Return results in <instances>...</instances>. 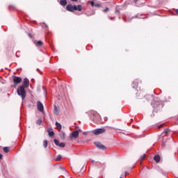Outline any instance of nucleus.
I'll use <instances>...</instances> for the list:
<instances>
[{
	"mask_svg": "<svg viewBox=\"0 0 178 178\" xmlns=\"http://www.w3.org/2000/svg\"><path fill=\"white\" fill-rule=\"evenodd\" d=\"M154 160L155 162H156V163H159V162H161V156H159V154H156L154 156Z\"/></svg>",
	"mask_w": 178,
	"mask_h": 178,
	"instance_id": "10",
	"label": "nucleus"
},
{
	"mask_svg": "<svg viewBox=\"0 0 178 178\" xmlns=\"http://www.w3.org/2000/svg\"><path fill=\"white\" fill-rule=\"evenodd\" d=\"M37 71H38V72H40V69H39V68H37Z\"/></svg>",
	"mask_w": 178,
	"mask_h": 178,
	"instance_id": "41",
	"label": "nucleus"
},
{
	"mask_svg": "<svg viewBox=\"0 0 178 178\" xmlns=\"http://www.w3.org/2000/svg\"><path fill=\"white\" fill-rule=\"evenodd\" d=\"M3 150L6 153L8 154V152H9L10 149H9V147H5L3 148Z\"/></svg>",
	"mask_w": 178,
	"mask_h": 178,
	"instance_id": "21",
	"label": "nucleus"
},
{
	"mask_svg": "<svg viewBox=\"0 0 178 178\" xmlns=\"http://www.w3.org/2000/svg\"><path fill=\"white\" fill-rule=\"evenodd\" d=\"M94 162H95V161L91 160V163H94Z\"/></svg>",
	"mask_w": 178,
	"mask_h": 178,
	"instance_id": "38",
	"label": "nucleus"
},
{
	"mask_svg": "<svg viewBox=\"0 0 178 178\" xmlns=\"http://www.w3.org/2000/svg\"><path fill=\"white\" fill-rule=\"evenodd\" d=\"M176 13L178 15V8L176 10Z\"/></svg>",
	"mask_w": 178,
	"mask_h": 178,
	"instance_id": "39",
	"label": "nucleus"
},
{
	"mask_svg": "<svg viewBox=\"0 0 178 178\" xmlns=\"http://www.w3.org/2000/svg\"><path fill=\"white\" fill-rule=\"evenodd\" d=\"M17 94L19 97H21L22 101L26 99V97L27 96V92H26V89H24V86H20L17 89Z\"/></svg>",
	"mask_w": 178,
	"mask_h": 178,
	"instance_id": "2",
	"label": "nucleus"
},
{
	"mask_svg": "<svg viewBox=\"0 0 178 178\" xmlns=\"http://www.w3.org/2000/svg\"><path fill=\"white\" fill-rule=\"evenodd\" d=\"M65 137H66V134H65V132H63V133L61 134V135H60V138H61L62 140H65Z\"/></svg>",
	"mask_w": 178,
	"mask_h": 178,
	"instance_id": "20",
	"label": "nucleus"
},
{
	"mask_svg": "<svg viewBox=\"0 0 178 178\" xmlns=\"http://www.w3.org/2000/svg\"><path fill=\"white\" fill-rule=\"evenodd\" d=\"M72 10L73 12H74V10H79V12H81V10H83V7L81 5L72 6Z\"/></svg>",
	"mask_w": 178,
	"mask_h": 178,
	"instance_id": "9",
	"label": "nucleus"
},
{
	"mask_svg": "<svg viewBox=\"0 0 178 178\" xmlns=\"http://www.w3.org/2000/svg\"><path fill=\"white\" fill-rule=\"evenodd\" d=\"M104 120L106 122V120H108V117H105Z\"/></svg>",
	"mask_w": 178,
	"mask_h": 178,
	"instance_id": "34",
	"label": "nucleus"
},
{
	"mask_svg": "<svg viewBox=\"0 0 178 178\" xmlns=\"http://www.w3.org/2000/svg\"><path fill=\"white\" fill-rule=\"evenodd\" d=\"M163 126H165V124H161L160 125H159L158 129H162Z\"/></svg>",
	"mask_w": 178,
	"mask_h": 178,
	"instance_id": "28",
	"label": "nucleus"
},
{
	"mask_svg": "<svg viewBox=\"0 0 178 178\" xmlns=\"http://www.w3.org/2000/svg\"><path fill=\"white\" fill-rule=\"evenodd\" d=\"M97 116H98V118H99H99H100L99 115H97Z\"/></svg>",
	"mask_w": 178,
	"mask_h": 178,
	"instance_id": "42",
	"label": "nucleus"
},
{
	"mask_svg": "<svg viewBox=\"0 0 178 178\" xmlns=\"http://www.w3.org/2000/svg\"><path fill=\"white\" fill-rule=\"evenodd\" d=\"M137 2V0L135 1V3Z\"/></svg>",
	"mask_w": 178,
	"mask_h": 178,
	"instance_id": "44",
	"label": "nucleus"
},
{
	"mask_svg": "<svg viewBox=\"0 0 178 178\" xmlns=\"http://www.w3.org/2000/svg\"><path fill=\"white\" fill-rule=\"evenodd\" d=\"M61 170H63L64 172H65L66 173H67V171L65 169V168L63 167H60Z\"/></svg>",
	"mask_w": 178,
	"mask_h": 178,
	"instance_id": "30",
	"label": "nucleus"
},
{
	"mask_svg": "<svg viewBox=\"0 0 178 178\" xmlns=\"http://www.w3.org/2000/svg\"><path fill=\"white\" fill-rule=\"evenodd\" d=\"M90 5H91V6H95V3L94 2V1H90Z\"/></svg>",
	"mask_w": 178,
	"mask_h": 178,
	"instance_id": "26",
	"label": "nucleus"
},
{
	"mask_svg": "<svg viewBox=\"0 0 178 178\" xmlns=\"http://www.w3.org/2000/svg\"><path fill=\"white\" fill-rule=\"evenodd\" d=\"M120 178H122V177H120Z\"/></svg>",
	"mask_w": 178,
	"mask_h": 178,
	"instance_id": "48",
	"label": "nucleus"
},
{
	"mask_svg": "<svg viewBox=\"0 0 178 178\" xmlns=\"http://www.w3.org/2000/svg\"><path fill=\"white\" fill-rule=\"evenodd\" d=\"M146 98L148 99V101L153 99V102H152L153 112L156 113L159 111H161V109L163 108V102L158 99V97H154V95H148L146 96Z\"/></svg>",
	"mask_w": 178,
	"mask_h": 178,
	"instance_id": "1",
	"label": "nucleus"
},
{
	"mask_svg": "<svg viewBox=\"0 0 178 178\" xmlns=\"http://www.w3.org/2000/svg\"><path fill=\"white\" fill-rule=\"evenodd\" d=\"M13 81L15 84H20L22 83V77L14 76H13Z\"/></svg>",
	"mask_w": 178,
	"mask_h": 178,
	"instance_id": "4",
	"label": "nucleus"
},
{
	"mask_svg": "<svg viewBox=\"0 0 178 178\" xmlns=\"http://www.w3.org/2000/svg\"><path fill=\"white\" fill-rule=\"evenodd\" d=\"M29 37L31 38V35L30 33H29Z\"/></svg>",
	"mask_w": 178,
	"mask_h": 178,
	"instance_id": "40",
	"label": "nucleus"
},
{
	"mask_svg": "<svg viewBox=\"0 0 178 178\" xmlns=\"http://www.w3.org/2000/svg\"><path fill=\"white\" fill-rule=\"evenodd\" d=\"M35 44L36 47H42V41L38 40L37 42H35Z\"/></svg>",
	"mask_w": 178,
	"mask_h": 178,
	"instance_id": "16",
	"label": "nucleus"
},
{
	"mask_svg": "<svg viewBox=\"0 0 178 178\" xmlns=\"http://www.w3.org/2000/svg\"><path fill=\"white\" fill-rule=\"evenodd\" d=\"M72 2H77L78 0H71Z\"/></svg>",
	"mask_w": 178,
	"mask_h": 178,
	"instance_id": "35",
	"label": "nucleus"
},
{
	"mask_svg": "<svg viewBox=\"0 0 178 178\" xmlns=\"http://www.w3.org/2000/svg\"><path fill=\"white\" fill-rule=\"evenodd\" d=\"M41 123H42V120H41V119H38L36 121V124H38L39 126H40V124H41Z\"/></svg>",
	"mask_w": 178,
	"mask_h": 178,
	"instance_id": "22",
	"label": "nucleus"
},
{
	"mask_svg": "<svg viewBox=\"0 0 178 178\" xmlns=\"http://www.w3.org/2000/svg\"><path fill=\"white\" fill-rule=\"evenodd\" d=\"M95 8H101V4H99V3H95Z\"/></svg>",
	"mask_w": 178,
	"mask_h": 178,
	"instance_id": "25",
	"label": "nucleus"
},
{
	"mask_svg": "<svg viewBox=\"0 0 178 178\" xmlns=\"http://www.w3.org/2000/svg\"><path fill=\"white\" fill-rule=\"evenodd\" d=\"M164 133H165V134H168L169 133V130L165 129V130L164 131Z\"/></svg>",
	"mask_w": 178,
	"mask_h": 178,
	"instance_id": "32",
	"label": "nucleus"
},
{
	"mask_svg": "<svg viewBox=\"0 0 178 178\" xmlns=\"http://www.w3.org/2000/svg\"><path fill=\"white\" fill-rule=\"evenodd\" d=\"M2 154H0V159H2Z\"/></svg>",
	"mask_w": 178,
	"mask_h": 178,
	"instance_id": "36",
	"label": "nucleus"
},
{
	"mask_svg": "<svg viewBox=\"0 0 178 178\" xmlns=\"http://www.w3.org/2000/svg\"><path fill=\"white\" fill-rule=\"evenodd\" d=\"M109 17L110 20H115V17Z\"/></svg>",
	"mask_w": 178,
	"mask_h": 178,
	"instance_id": "31",
	"label": "nucleus"
},
{
	"mask_svg": "<svg viewBox=\"0 0 178 178\" xmlns=\"http://www.w3.org/2000/svg\"><path fill=\"white\" fill-rule=\"evenodd\" d=\"M105 131H106V129H105V128H99L93 131V134L95 136H99V134H104Z\"/></svg>",
	"mask_w": 178,
	"mask_h": 178,
	"instance_id": "3",
	"label": "nucleus"
},
{
	"mask_svg": "<svg viewBox=\"0 0 178 178\" xmlns=\"http://www.w3.org/2000/svg\"><path fill=\"white\" fill-rule=\"evenodd\" d=\"M129 173L127 172H125V176H128Z\"/></svg>",
	"mask_w": 178,
	"mask_h": 178,
	"instance_id": "37",
	"label": "nucleus"
},
{
	"mask_svg": "<svg viewBox=\"0 0 178 178\" xmlns=\"http://www.w3.org/2000/svg\"><path fill=\"white\" fill-rule=\"evenodd\" d=\"M58 147H60V148H65V145L64 143H60L58 145Z\"/></svg>",
	"mask_w": 178,
	"mask_h": 178,
	"instance_id": "23",
	"label": "nucleus"
},
{
	"mask_svg": "<svg viewBox=\"0 0 178 178\" xmlns=\"http://www.w3.org/2000/svg\"><path fill=\"white\" fill-rule=\"evenodd\" d=\"M43 147L44 148H47V147H48V140H45L43 141Z\"/></svg>",
	"mask_w": 178,
	"mask_h": 178,
	"instance_id": "18",
	"label": "nucleus"
},
{
	"mask_svg": "<svg viewBox=\"0 0 178 178\" xmlns=\"http://www.w3.org/2000/svg\"><path fill=\"white\" fill-rule=\"evenodd\" d=\"M132 19H134V17H133Z\"/></svg>",
	"mask_w": 178,
	"mask_h": 178,
	"instance_id": "46",
	"label": "nucleus"
},
{
	"mask_svg": "<svg viewBox=\"0 0 178 178\" xmlns=\"http://www.w3.org/2000/svg\"><path fill=\"white\" fill-rule=\"evenodd\" d=\"M60 5H61V6H66V5H67V0H60Z\"/></svg>",
	"mask_w": 178,
	"mask_h": 178,
	"instance_id": "13",
	"label": "nucleus"
},
{
	"mask_svg": "<svg viewBox=\"0 0 178 178\" xmlns=\"http://www.w3.org/2000/svg\"><path fill=\"white\" fill-rule=\"evenodd\" d=\"M66 10L68 12H73V6L72 4H68L66 6Z\"/></svg>",
	"mask_w": 178,
	"mask_h": 178,
	"instance_id": "12",
	"label": "nucleus"
},
{
	"mask_svg": "<svg viewBox=\"0 0 178 178\" xmlns=\"http://www.w3.org/2000/svg\"><path fill=\"white\" fill-rule=\"evenodd\" d=\"M72 137L77 138L79 137V130L74 131L71 134Z\"/></svg>",
	"mask_w": 178,
	"mask_h": 178,
	"instance_id": "11",
	"label": "nucleus"
},
{
	"mask_svg": "<svg viewBox=\"0 0 178 178\" xmlns=\"http://www.w3.org/2000/svg\"><path fill=\"white\" fill-rule=\"evenodd\" d=\"M116 12H119V10H116Z\"/></svg>",
	"mask_w": 178,
	"mask_h": 178,
	"instance_id": "45",
	"label": "nucleus"
},
{
	"mask_svg": "<svg viewBox=\"0 0 178 178\" xmlns=\"http://www.w3.org/2000/svg\"><path fill=\"white\" fill-rule=\"evenodd\" d=\"M95 145L99 148V149H106V147L105 145L101 144L99 142L95 143Z\"/></svg>",
	"mask_w": 178,
	"mask_h": 178,
	"instance_id": "8",
	"label": "nucleus"
},
{
	"mask_svg": "<svg viewBox=\"0 0 178 178\" xmlns=\"http://www.w3.org/2000/svg\"><path fill=\"white\" fill-rule=\"evenodd\" d=\"M17 84L19 83H14V88H16V87H17Z\"/></svg>",
	"mask_w": 178,
	"mask_h": 178,
	"instance_id": "33",
	"label": "nucleus"
},
{
	"mask_svg": "<svg viewBox=\"0 0 178 178\" xmlns=\"http://www.w3.org/2000/svg\"><path fill=\"white\" fill-rule=\"evenodd\" d=\"M51 48H53V47H52V45H51Z\"/></svg>",
	"mask_w": 178,
	"mask_h": 178,
	"instance_id": "47",
	"label": "nucleus"
},
{
	"mask_svg": "<svg viewBox=\"0 0 178 178\" xmlns=\"http://www.w3.org/2000/svg\"><path fill=\"white\" fill-rule=\"evenodd\" d=\"M45 27H48V26L47 24H45Z\"/></svg>",
	"mask_w": 178,
	"mask_h": 178,
	"instance_id": "43",
	"label": "nucleus"
},
{
	"mask_svg": "<svg viewBox=\"0 0 178 178\" xmlns=\"http://www.w3.org/2000/svg\"><path fill=\"white\" fill-rule=\"evenodd\" d=\"M22 86L25 88H27L30 86V81L27 78L24 79L23 84Z\"/></svg>",
	"mask_w": 178,
	"mask_h": 178,
	"instance_id": "6",
	"label": "nucleus"
},
{
	"mask_svg": "<svg viewBox=\"0 0 178 178\" xmlns=\"http://www.w3.org/2000/svg\"><path fill=\"white\" fill-rule=\"evenodd\" d=\"M37 108L39 112H44V104L40 101L37 102Z\"/></svg>",
	"mask_w": 178,
	"mask_h": 178,
	"instance_id": "5",
	"label": "nucleus"
},
{
	"mask_svg": "<svg viewBox=\"0 0 178 178\" xmlns=\"http://www.w3.org/2000/svg\"><path fill=\"white\" fill-rule=\"evenodd\" d=\"M56 127H57V129H58V130H60L62 129V124H60V123L56 122Z\"/></svg>",
	"mask_w": 178,
	"mask_h": 178,
	"instance_id": "17",
	"label": "nucleus"
},
{
	"mask_svg": "<svg viewBox=\"0 0 178 178\" xmlns=\"http://www.w3.org/2000/svg\"><path fill=\"white\" fill-rule=\"evenodd\" d=\"M54 113L56 115H59V107L56 106H54Z\"/></svg>",
	"mask_w": 178,
	"mask_h": 178,
	"instance_id": "14",
	"label": "nucleus"
},
{
	"mask_svg": "<svg viewBox=\"0 0 178 178\" xmlns=\"http://www.w3.org/2000/svg\"><path fill=\"white\" fill-rule=\"evenodd\" d=\"M47 131L49 137H54V136H55V132H54V131H49V129H48Z\"/></svg>",
	"mask_w": 178,
	"mask_h": 178,
	"instance_id": "15",
	"label": "nucleus"
},
{
	"mask_svg": "<svg viewBox=\"0 0 178 178\" xmlns=\"http://www.w3.org/2000/svg\"><path fill=\"white\" fill-rule=\"evenodd\" d=\"M108 10H109V8L106 7V9H104V10H103V12H104V13H106V12H108Z\"/></svg>",
	"mask_w": 178,
	"mask_h": 178,
	"instance_id": "27",
	"label": "nucleus"
},
{
	"mask_svg": "<svg viewBox=\"0 0 178 178\" xmlns=\"http://www.w3.org/2000/svg\"><path fill=\"white\" fill-rule=\"evenodd\" d=\"M140 159H141V161H144V159H145V154L143 155V156H142L140 157Z\"/></svg>",
	"mask_w": 178,
	"mask_h": 178,
	"instance_id": "29",
	"label": "nucleus"
},
{
	"mask_svg": "<svg viewBox=\"0 0 178 178\" xmlns=\"http://www.w3.org/2000/svg\"><path fill=\"white\" fill-rule=\"evenodd\" d=\"M138 83H140L139 79H135L134 82L132 83V88H134L135 90H137L138 88Z\"/></svg>",
	"mask_w": 178,
	"mask_h": 178,
	"instance_id": "7",
	"label": "nucleus"
},
{
	"mask_svg": "<svg viewBox=\"0 0 178 178\" xmlns=\"http://www.w3.org/2000/svg\"><path fill=\"white\" fill-rule=\"evenodd\" d=\"M54 144H55L56 145H57V147H58L59 144H60V143H59V140H58V139H54Z\"/></svg>",
	"mask_w": 178,
	"mask_h": 178,
	"instance_id": "19",
	"label": "nucleus"
},
{
	"mask_svg": "<svg viewBox=\"0 0 178 178\" xmlns=\"http://www.w3.org/2000/svg\"><path fill=\"white\" fill-rule=\"evenodd\" d=\"M62 159V155L58 154L57 158L56 159V161H60Z\"/></svg>",
	"mask_w": 178,
	"mask_h": 178,
	"instance_id": "24",
	"label": "nucleus"
}]
</instances>
